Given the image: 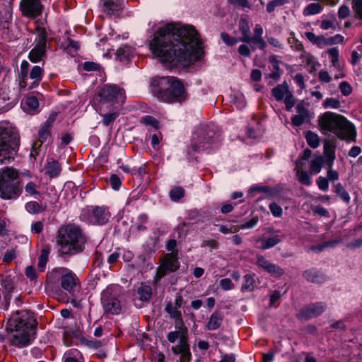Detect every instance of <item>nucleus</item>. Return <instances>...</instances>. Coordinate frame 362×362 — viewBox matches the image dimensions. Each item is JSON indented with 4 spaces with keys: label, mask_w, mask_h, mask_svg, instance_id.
<instances>
[{
    "label": "nucleus",
    "mask_w": 362,
    "mask_h": 362,
    "mask_svg": "<svg viewBox=\"0 0 362 362\" xmlns=\"http://www.w3.org/2000/svg\"><path fill=\"white\" fill-rule=\"evenodd\" d=\"M324 163L322 156H317L310 162V173H319Z\"/></svg>",
    "instance_id": "obj_43"
},
{
    "label": "nucleus",
    "mask_w": 362,
    "mask_h": 362,
    "mask_svg": "<svg viewBox=\"0 0 362 362\" xmlns=\"http://www.w3.org/2000/svg\"><path fill=\"white\" fill-rule=\"evenodd\" d=\"M324 153L328 158L327 164L332 166L335 159L334 147L329 141H326L324 145Z\"/></svg>",
    "instance_id": "obj_38"
},
{
    "label": "nucleus",
    "mask_w": 362,
    "mask_h": 362,
    "mask_svg": "<svg viewBox=\"0 0 362 362\" xmlns=\"http://www.w3.org/2000/svg\"><path fill=\"white\" fill-rule=\"evenodd\" d=\"M98 95L100 103L110 106L122 105L126 98L124 90L115 84L105 85Z\"/></svg>",
    "instance_id": "obj_10"
},
{
    "label": "nucleus",
    "mask_w": 362,
    "mask_h": 362,
    "mask_svg": "<svg viewBox=\"0 0 362 362\" xmlns=\"http://www.w3.org/2000/svg\"><path fill=\"white\" fill-rule=\"evenodd\" d=\"M25 105L30 110H35L39 107V101L35 96H28L25 99Z\"/></svg>",
    "instance_id": "obj_54"
},
{
    "label": "nucleus",
    "mask_w": 362,
    "mask_h": 362,
    "mask_svg": "<svg viewBox=\"0 0 362 362\" xmlns=\"http://www.w3.org/2000/svg\"><path fill=\"white\" fill-rule=\"evenodd\" d=\"M30 64L26 61L23 60L21 62L20 71L18 72L19 78V87L20 89H24L27 88L28 85V75H29Z\"/></svg>",
    "instance_id": "obj_22"
},
{
    "label": "nucleus",
    "mask_w": 362,
    "mask_h": 362,
    "mask_svg": "<svg viewBox=\"0 0 362 362\" xmlns=\"http://www.w3.org/2000/svg\"><path fill=\"white\" fill-rule=\"evenodd\" d=\"M289 3V0H272L266 6V11L269 13L274 12L277 8L283 6Z\"/></svg>",
    "instance_id": "obj_41"
},
{
    "label": "nucleus",
    "mask_w": 362,
    "mask_h": 362,
    "mask_svg": "<svg viewBox=\"0 0 362 362\" xmlns=\"http://www.w3.org/2000/svg\"><path fill=\"white\" fill-rule=\"evenodd\" d=\"M37 31V38H36V44L40 46L46 47L47 45V33L46 29L45 28H42L37 26L36 28Z\"/></svg>",
    "instance_id": "obj_39"
},
{
    "label": "nucleus",
    "mask_w": 362,
    "mask_h": 362,
    "mask_svg": "<svg viewBox=\"0 0 362 362\" xmlns=\"http://www.w3.org/2000/svg\"><path fill=\"white\" fill-rule=\"evenodd\" d=\"M184 194L185 190L180 186L173 187L169 192V196L171 200L175 202L179 201L182 197H183Z\"/></svg>",
    "instance_id": "obj_46"
},
{
    "label": "nucleus",
    "mask_w": 362,
    "mask_h": 362,
    "mask_svg": "<svg viewBox=\"0 0 362 362\" xmlns=\"http://www.w3.org/2000/svg\"><path fill=\"white\" fill-rule=\"evenodd\" d=\"M327 309V304L323 302H317L308 304L302 308L297 315L300 320H308L322 315Z\"/></svg>",
    "instance_id": "obj_14"
},
{
    "label": "nucleus",
    "mask_w": 362,
    "mask_h": 362,
    "mask_svg": "<svg viewBox=\"0 0 362 362\" xmlns=\"http://www.w3.org/2000/svg\"><path fill=\"white\" fill-rule=\"evenodd\" d=\"M255 276L254 273L247 274L244 276L241 287L242 292H251L255 289Z\"/></svg>",
    "instance_id": "obj_30"
},
{
    "label": "nucleus",
    "mask_w": 362,
    "mask_h": 362,
    "mask_svg": "<svg viewBox=\"0 0 362 362\" xmlns=\"http://www.w3.org/2000/svg\"><path fill=\"white\" fill-rule=\"evenodd\" d=\"M104 11L110 15H117L121 10V6L112 1H106L103 3Z\"/></svg>",
    "instance_id": "obj_37"
},
{
    "label": "nucleus",
    "mask_w": 362,
    "mask_h": 362,
    "mask_svg": "<svg viewBox=\"0 0 362 362\" xmlns=\"http://www.w3.org/2000/svg\"><path fill=\"white\" fill-rule=\"evenodd\" d=\"M297 171L296 175L298 177V181L306 186H310L312 183L311 177L308 172L300 170V167L302 165L301 162L297 163Z\"/></svg>",
    "instance_id": "obj_34"
},
{
    "label": "nucleus",
    "mask_w": 362,
    "mask_h": 362,
    "mask_svg": "<svg viewBox=\"0 0 362 362\" xmlns=\"http://www.w3.org/2000/svg\"><path fill=\"white\" fill-rule=\"evenodd\" d=\"M188 338H185L184 336L180 337L179 344L172 347V351L175 355L180 354V362H189L192 357V354L189 349V345L188 344Z\"/></svg>",
    "instance_id": "obj_16"
},
{
    "label": "nucleus",
    "mask_w": 362,
    "mask_h": 362,
    "mask_svg": "<svg viewBox=\"0 0 362 362\" xmlns=\"http://www.w3.org/2000/svg\"><path fill=\"white\" fill-rule=\"evenodd\" d=\"M45 57L46 47L40 46L38 45H35L28 54L29 59L33 63L40 62Z\"/></svg>",
    "instance_id": "obj_25"
},
{
    "label": "nucleus",
    "mask_w": 362,
    "mask_h": 362,
    "mask_svg": "<svg viewBox=\"0 0 362 362\" xmlns=\"http://www.w3.org/2000/svg\"><path fill=\"white\" fill-rule=\"evenodd\" d=\"M351 7L355 17L362 20V0H353Z\"/></svg>",
    "instance_id": "obj_53"
},
{
    "label": "nucleus",
    "mask_w": 362,
    "mask_h": 362,
    "mask_svg": "<svg viewBox=\"0 0 362 362\" xmlns=\"http://www.w3.org/2000/svg\"><path fill=\"white\" fill-rule=\"evenodd\" d=\"M177 309L178 308H173L171 302H168L165 308V310L169 314L170 317L174 320L182 316L181 312Z\"/></svg>",
    "instance_id": "obj_52"
},
{
    "label": "nucleus",
    "mask_w": 362,
    "mask_h": 362,
    "mask_svg": "<svg viewBox=\"0 0 362 362\" xmlns=\"http://www.w3.org/2000/svg\"><path fill=\"white\" fill-rule=\"evenodd\" d=\"M295 99L291 92L288 93V94L285 96L284 103L286 105V110L287 111L291 110L292 107L295 105Z\"/></svg>",
    "instance_id": "obj_60"
},
{
    "label": "nucleus",
    "mask_w": 362,
    "mask_h": 362,
    "mask_svg": "<svg viewBox=\"0 0 362 362\" xmlns=\"http://www.w3.org/2000/svg\"><path fill=\"white\" fill-rule=\"evenodd\" d=\"M303 276L308 281L321 284L325 281V276L316 269H310L303 272Z\"/></svg>",
    "instance_id": "obj_23"
},
{
    "label": "nucleus",
    "mask_w": 362,
    "mask_h": 362,
    "mask_svg": "<svg viewBox=\"0 0 362 362\" xmlns=\"http://www.w3.org/2000/svg\"><path fill=\"white\" fill-rule=\"evenodd\" d=\"M317 121L322 134L332 133L341 140L348 142L356 141V127L344 116L327 111L320 115Z\"/></svg>",
    "instance_id": "obj_3"
},
{
    "label": "nucleus",
    "mask_w": 362,
    "mask_h": 362,
    "mask_svg": "<svg viewBox=\"0 0 362 362\" xmlns=\"http://www.w3.org/2000/svg\"><path fill=\"white\" fill-rule=\"evenodd\" d=\"M152 53L163 64L187 66L203 54L200 36L192 25L168 23L160 27L150 42Z\"/></svg>",
    "instance_id": "obj_1"
},
{
    "label": "nucleus",
    "mask_w": 362,
    "mask_h": 362,
    "mask_svg": "<svg viewBox=\"0 0 362 362\" xmlns=\"http://www.w3.org/2000/svg\"><path fill=\"white\" fill-rule=\"evenodd\" d=\"M119 115V114L118 112L105 114L103 115V124L105 127L109 126L112 122H113L117 119Z\"/></svg>",
    "instance_id": "obj_55"
},
{
    "label": "nucleus",
    "mask_w": 362,
    "mask_h": 362,
    "mask_svg": "<svg viewBox=\"0 0 362 362\" xmlns=\"http://www.w3.org/2000/svg\"><path fill=\"white\" fill-rule=\"evenodd\" d=\"M240 230V227L238 226H225L221 225L219 227L218 230L223 233V234H228V233H237Z\"/></svg>",
    "instance_id": "obj_58"
},
{
    "label": "nucleus",
    "mask_w": 362,
    "mask_h": 362,
    "mask_svg": "<svg viewBox=\"0 0 362 362\" xmlns=\"http://www.w3.org/2000/svg\"><path fill=\"white\" fill-rule=\"evenodd\" d=\"M57 113H52L38 132V139L41 144L44 143L51 136V129L56 120Z\"/></svg>",
    "instance_id": "obj_18"
},
{
    "label": "nucleus",
    "mask_w": 362,
    "mask_h": 362,
    "mask_svg": "<svg viewBox=\"0 0 362 362\" xmlns=\"http://www.w3.org/2000/svg\"><path fill=\"white\" fill-rule=\"evenodd\" d=\"M269 208L274 216L281 217L282 216V208L276 203L272 202L271 204H269Z\"/></svg>",
    "instance_id": "obj_59"
},
{
    "label": "nucleus",
    "mask_w": 362,
    "mask_h": 362,
    "mask_svg": "<svg viewBox=\"0 0 362 362\" xmlns=\"http://www.w3.org/2000/svg\"><path fill=\"white\" fill-rule=\"evenodd\" d=\"M39 185L33 181H29L25 186V192L27 195L35 196L40 194L38 191Z\"/></svg>",
    "instance_id": "obj_48"
},
{
    "label": "nucleus",
    "mask_w": 362,
    "mask_h": 362,
    "mask_svg": "<svg viewBox=\"0 0 362 362\" xmlns=\"http://www.w3.org/2000/svg\"><path fill=\"white\" fill-rule=\"evenodd\" d=\"M323 106L325 108L337 109L340 107V102L336 98H328L323 102Z\"/></svg>",
    "instance_id": "obj_57"
},
{
    "label": "nucleus",
    "mask_w": 362,
    "mask_h": 362,
    "mask_svg": "<svg viewBox=\"0 0 362 362\" xmlns=\"http://www.w3.org/2000/svg\"><path fill=\"white\" fill-rule=\"evenodd\" d=\"M62 172V167L60 163L51 158L48 160L45 165V175L48 176L50 179L58 177Z\"/></svg>",
    "instance_id": "obj_21"
},
{
    "label": "nucleus",
    "mask_w": 362,
    "mask_h": 362,
    "mask_svg": "<svg viewBox=\"0 0 362 362\" xmlns=\"http://www.w3.org/2000/svg\"><path fill=\"white\" fill-rule=\"evenodd\" d=\"M37 325L33 312L27 310L17 311L7 322V330L15 332L11 336L10 344L18 348L28 346L35 339Z\"/></svg>",
    "instance_id": "obj_2"
},
{
    "label": "nucleus",
    "mask_w": 362,
    "mask_h": 362,
    "mask_svg": "<svg viewBox=\"0 0 362 362\" xmlns=\"http://www.w3.org/2000/svg\"><path fill=\"white\" fill-rule=\"evenodd\" d=\"M137 293L139 296V299L141 301H148L152 296V289L150 286L141 284V286L138 288Z\"/></svg>",
    "instance_id": "obj_36"
},
{
    "label": "nucleus",
    "mask_w": 362,
    "mask_h": 362,
    "mask_svg": "<svg viewBox=\"0 0 362 362\" xmlns=\"http://www.w3.org/2000/svg\"><path fill=\"white\" fill-rule=\"evenodd\" d=\"M305 139L308 144L310 147L315 148L319 146L320 139L316 133H314L313 132L311 131H308L305 134Z\"/></svg>",
    "instance_id": "obj_44"
},
{
    "label": "nucleus",
    "mask_w": 362,
    "mask_h": 362,
    "mask_svg": "<svg viewBox=\"0 0 362 362\" xmlns=\"http://www.w3.org/2000/svg\"><path fill=\"white\" fill-rule=\"evenodd\" d=\"M165 80L170 86L158 92L159 98L169 103H182L187 99V94L180 80L173 76H168Z\"/></svg>",
    "instance_id": "obj_9"
},
{
    "label": "nucleus",
    "mask_w": 362,
    "mask_h": 362,
    "mask_svg": "<svg viewBox=\"0 0 362 362\" xmlns=\"http://www.w3.org/2000/svg\"><path fill=\"white\" fill-rule=\"evenodd\" d=\"M61 281V286L65 291L73 293L80 287V281L76 274L65 267H57L47 274V281L54 284Z\"/></svg>",
    "instance_id": "obj_8"
},
{
    "label": "nucleus",
    "mask_w": 362,
    "mask_h": 362,
    "mask_svg": "<svg viewBox=\"0 0 362 362\" xmlns=\"http://www.w3.org/2000/svg\"><path fill=\"white\" fill-rule=\"evenodd\" d=\"M110 184L112 189L117 190L119 189L122 182L120 178L116 174H112L110 177Z\"/></svg>",
    "instance_id": "obj_63"
},
{
    "label": "nucleus",
    "mask_w": 362,
    "mask_h": 362,
    "mask_svg": "<svg viewBox=\"0 0 362 362\" xmlns=\"http://www.w3.org/2000/svg\"><path fill=\"white\" fill-rule=\"evenodd\" d=\"M323 10V6L320 3H311L307 5L303 9L304 16H313L320 13Z\"/></svg>",
    "instance_id": "obj_35"
},
{
    "label": "nucleus",
    "mask_w": 362,
    "mask_h": 362,
    "mask_svg": "<svg viewBox=\"0 0 362 362\" xmlns=\"http://www.w3.org/2000/svg\"><path fill=\"white\" fill-rule=\"evenodd\" d=\"M19 141L16 128L0 126V164H8L14 160Z\"/></svg>",
    "instance_id": "obj_6"
},
{
    "label": "nucleus",
    "mask_w": 362,
    "mask_h": 362,
    "mask_svg": "<svg viewBox=\"0 0 362 362\" xmlns=\"http://www.w3.org/2000/svg\"><path fill=\"white\" fill-rule=\"evenodd\" d=\"M291 37H288V42L292 49L301 53L305 51L303 43L295 37L294 33H291Z\"/></svg>",
    "instance_id": "obj_42"
},
{
    "label": "nucleus",
    "mask_w": 362,
    "mask_h": 362,
    "mask_svg": "<svg viewBox=\"0 0 362 362\" xmlns=\"http://www.w3.org/2000/svg\"><path fill=\"white\" fill-rule=\"evenodd\" d=\"M78 356H81V352L76 349H73L64 354L63 361L64 362H80L77 358Z\"/></svg>",
    "instance_id": "obj_45"
},
{
    "label": "nucleus",
    "mask_w": 362,
    "mask_h": 362,
    "mask_svg": "<svg viewBox=\"0 0 362 362\" xmlns=\"http://www.w3.org/2000/svg\"><path fill=\"white\" fill-rule=\"evenodd\" d=\"M18 172L6 167L0 170V197L4 199L18 198L22 189L18 182Z\"/></svg>",
    "instance_id": "obj_7"
},
{
    "label": "nucleus",
    "mask_w": 362,
    "mask_h": 362,
    "mask_svg": "<svg viewBox=\"0 0 362 362\" xmlns=\"http://www.w3.org/2000/svg\"><path fill=\"white\" fill-rule=\"evenodd\" d=\"M221 40L228 46H233L237 44L238 42H241L240 38L234 37L229 35L228 33L223 32L221 33Z\"/></svg>",
    "instance_id": "obj_51"
},
{
    "label": "nucleus",
    "mask_w": 362,
    "mask_h": 362,
    "mask_svg": "<svg viewBox=\"0 0 362 362\" xmlns=\"http://www.w3.org/2000/svg\"><path fill=\"white\" fill-rule=\"evenodd\" d=\"M350 14V9L347 5L343 4L338 9V17L340 19H345Z\"/></svg>",
    "instance_id": "obj_64"
},
{
    "label": "nucleus",
    "mask_w": 362,
    "mask_h": 362,
    "mask_svg": "<svg viewBox=\"0 0 362 362\" xmlns=\"http://www.w3.org/2000/svg\"><path fill=\"white\" fill-rule=\"evenodd\" d=\"M284 235H275L269 238H260L256 240L257 244L259 243L258 247L261 250H268L278 245L281 242Z\"/></svg>",
    "instance_id": "obj_20"
},
{
    "label": "nucleus",
    "mask_w": 362,
    "mask_h": 362,
    "mask_svg": "<svg viewBox=\"0 0 362 362\" xmlns=\"http://www.w3.org/2000/svg\"><path fill=\"white\" fill-rule=\"evenodd\" d=\"M239 30L242 33V37H240L241 42H248L249 36L250 35V28L247 20L241 18L238 23Z\"/></svg>",
    "instance_id": "obj_31"
},
{
    "label": "nucleus",
    "mask_w": 362,
    "mask_h": 362,
    "mask_svg": "<svg viewBox=\"0 0 362 362\" xmlns=\"http://www.w3.org/2000/svg\"><path fill=\"white\" fill-rule=\"evenodd\" d=\"M257 264L267 271L271 276L280 277L284 274V270L276 264H274L266 259L261 255H257Z\"/></svg>",
    "instance_id": "obj_17"
},
{
    "label": "nucleus",
    "mask_w": 362,
    "mask_h": 362,
    "mask_svg": "<svg viewBox=\"0 0 362 362\" xmlns=\"http://www.w3.org/2000/svg\"><path fill=\"white\" fill-rule=\"evenodd\" d=\"M86 240L81 228L75 224H67L58 230L57 243L62 255H72L83 250Z\"/></svg>",
    "instance_id": "obj_4"
},
{
    "label": "nucleus",
    "mask_w": 362,
    "mask_h": 362,
    "mask_svg": "<svg viewBox=\"0 0 362 362\" xmlns=\"http://www.w3.org/2000/svg\"><path fill=\"white\" fill-rule=\"evenodd\" d=\"M300 58L308 66L315 63V58L311 54L307 52L306 51H304L301 53V54L300 55Z\"/></svg>",
    "instance_id": "obj_61"
},
{
    "label": "nucleus",
    "mask_w": 362,
    "mask_h": 362,
    "mask_svg": "<svg viewBox=\"0 0 362 362\" xmlns=\"http://www.w3.org/2000/svg\"><path fill=\"white\" fill-rule=\"evenodd\" d=\"M1 285L8 293L12 292L14 288V284L11 276H2L1 278Z\"/></svg>",
    "instance_id": "obj_47"
},
{
    "label": "nucleus",
    "mask_w": 362,
    "mask_h": 362,
    "mask_svg": "<svg viewBox=\"0 0 362 362\" xmlns=\"http://www.w3.org/2000/svg\"><path fill=\"white\" fill-rule=\"evenodd\" d=\"M326 52L329 55L331 58L332 65L337 70L342 71L343 66L339 62V52L337 47H332L328 49Z\"/></svg>",
    "instance_id": "obj_29"
},
{
    "label": "nucleus",
    "mask_w": 362,
    "mask_h": 362,
    "mask_svg": "<svg viewBox=\"0 0 362 362\" xmlns=\"http://www.w3.org/2000/svg\"><path fill=\"white\" fill-rule=\"evenodd\" d=\"M49 254V249L48 247H44L41 250V253L38 257L37 267L41 272L44 271L45 266L48 261V257Z\"/></svg>",
    "instance_id": "obj_40"
},
{
    "label": "nucleus",
    "mask_w": 362,
    "mask_h": 362,
    "mask_svg": "<svg viewBox=\"0 0 362 362\" xmlns=\"http://www.w3.org/2000/svg\"><path fill=\"white\" fill-rule=\"evenodd\" d=\"M108 208L104 206H90L83 209L81 218L93 225H105L110 218Z\"/></svg>",
    "instance_id": "obj_11"
},
{
    "label": "nucleus",
    "mask_w": 362,
    "mask_h": 362,
    "mask_svg": "<svg viewBox=\"0 0 362 362\" xmlns=\"http://www.w3.org/2000/svg\"><path fill=\"white\" fill-rule=\"evenodd\" d=\"M179 268L177 252L167 253L160 259V264L157 269L155 280L159 281L168 273L175 272Z\"/></svg>",
    "instance_id": "obj_12"
},
{
    "label": "nucleus",
    "mask_w": 362,
    "mask_h": 362,
    "mask_svg": "<svg viewBox=\"0 0 362 362\" xmlns=\"http://www.w3.org/2000/svg\"><path fill=\"white\" fill-rule=\"evenodd\" d=\"M175 327L180 332V337L187 338V328L185 326L182 316L175 319Z\"/></svg>",
    "instance_id": "obj_50"
},
{
    "label": "nucleus",
    "mask_w": 362,
    "mask_h": 362,
    "mask_svg": "<svg viewBox=\"0 0 362 362\" xmlns=\"http://www.w3.org/2000/svg\"><path fill=\"white\" fill-rule=\"evenodd\" d=\"M137 222L135 223V228L138 232H141L146 230V224L148 222V216L146 214H141L137 218Z\"/></svg>",
    "instance_id": "obj_49"
},
{
    "label": "nucleus",
    "mask_w": 362,
    "mask_h": 362,
    "mask_svg": "<svg viewBox=\"0 0 362 362\" xmlns=\"http://www.w3.org/2000/svg\"><path fill=\"white\" fill-rule=\"evenodd\" d=\"M223 313L220 311H215L214 312L209 319L208 322L206 325V329L207 330L211 331V330H216L218 329L223 322Z\"/></svg>",
    "instance_id": "obj_24"
},
{
    "label": "nucleus",
    "mask_w": 362,
    "mask_h": 362,
    "mask_svg": "<svg viewBox=\"0 0 362 362\" xmlns=\"http://www.w3.org/2000/svg\"><path fill=\"white\" fill-rule=\"evenodd\" d=\"M141 123L153 127L155 129H158L159 127L158 121L151 115H146L143 117L141 120Z\"/></svg>",
    "instance_id": "obj_56"
},
{
    "label": "nucleus",
    "mask_w": 362,
    "mask_h": 362,
    "mask_svg": "<svg viewBox=\"0 0 362 362\" xmlns=\"http://www.w3.org/2000/svg\"><path fill=\"white\" fill-rule=\"evenodd\" d=\"M333 192L346 204H349L350 203V201H351L350 195L341 183L339 182V183L334 185Z\"/></svg>",
    "instance_id": "obj_28"
},
{
    "label": "nucleus",
    "mask_w": 362,
    "mask_h": 362,
    "mask_svg": "<svg viewBox=\"0 0 362 362\" xmlns=\"http://www.w3.org/2000/svg\"><path fill=\"white\" fill-rule=\"evenodd\" d=\"M25 209L28 212L33 214L44 212L47 209V205L39 204L37 202L31 201L25 204Z\"/></svg>",
    "instance_id": "obj_32"
},
{
    "label": "nucleus",
    "mask_w": 362,
    "mask_h": 362,
    "mask_svg": "<svg viewBox=\"0 0 362 362\" xmlns=\"http://www.w3.org/2000/svg\"><path fill=\"white\" fill-rule=\"evenodd\" d=\"M101 303L105 313L118 315L120 313L122 307L118 295L112 288H107L101 293Z\"/></svg>",
    "instance_id": "obj_13"
},
{
    "label": "nucleus",
    "mask_w": 362,
    "mask_h": 362,
    "mask_svg": "<svg viewBox=\"0 0 362 362\" xmlns=\"http://www.w3.org/2000/svg\"><path fill=\"white\" fill-rule=\"evenodd\" d=\"M290 92L287 83L284 82V83L279 84L272 88V95L277 101H281Z\"/></svg>",
    "instance_id": "obj_27"
},
{
    "label": "nucleus",
    "mask_w": 362,
    "mask_h": 362,
    "mask_svg": "<svg viewBox=\"0 0 362 362\" xmlns=\"http://www.w3.org/2000/svg\"><path fill=\"white\" fill-rule=\"evenodd\" d=\"M218 137L216 127L214 124H200L193 132L187 154L189 158H194L196 153L209 148L211 145L216 141Z\"/></svg>",
    "instance_id": "obj_5"
},
{
    "label": "nucleus",
    "mask_w": 362,
    "mask_h": 362,
    "mask_svg": "<svg viewBox=\"0 0 362 362\" xmlns=\"http://www.w3.org/2000/svg\"><path fill=\"white\" fill-rule=\"evenodd\" d=\"M305 36L311 43L316 45L318 47L327 45V40L322 35H315V34L312 32H305Z\"/></svg>",
    "instance_id": "obj_33"
},
{
    "label": "nucleus",
    "mask_w": 362,
    "mask_h": 362,
    "mask_svg": "<svg viewBox=\"0 0 362 362\" xmlns=\"http://www.w3.org/2000/svg\"><path fill=\"white\" fill-rule=\"evenodd\" d=\"M116 56L120 62L128 63L133 57V48L129 45H123L117 50Z\"/></svg>",
    "instance_id": "obj_26"
},
{
    "label": "nucleus",
    "mask_w": 362,
    "mask_h": 362,
    "mask_svg": "<svg viewBox=\"0 0 362 362\" xmlns=\"http://www.w3.org/2000/svg\"><path fill=\"white\" fill-rule=\"evenodd\" d=\"M339 90L341 94L344 96L349 95L352 92L351 85L346 81H342L339 84Z\"/></svg>",
    "instance_id": "obj_62"
},
{
    "label": "nucleus",
    "mask_w": 362,
    "mask_h": 362,
    "mask_svg": "<svg viewBox=\"0 0 362 362\" xmlns=\"http://www.w3.org/2000/svg\"><path fill=\"white\" fill-rule=\"evenodd\" d=\"M40 1V0H22L20 6L23 15L30 18H35L40 16L42 12L43 6Z\"/></svg>",
    "instance_id": "obj_15"
},
{
    "label": "nucleus",
    "mask_w": 362,
    "mask_h": 362,
    "mask_svg": "<svg viewBox=\"0 0 362 362\" xmlns=\"http://www.w3.org/2000/svg\"><path fill=\"white\" fill-rule=\"evenodd\" d=\"M44 69H42V67L37 65L34 66L30 70L28 75V79L30 78L33 80V81L28 83L27 88L29 90H32L37 88L39 86L40 81H42Z\"/></svg>",
    "instance_id": "obj_19"
}]
</instances>
